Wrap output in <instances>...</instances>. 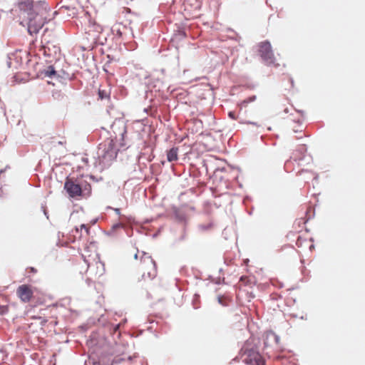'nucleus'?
<instances>
[{
	"label": "nucleus",
	"instance_id": "obj_34",
	"mask_svg": "<svg viewBox=\"0 0 365 365\" xmlns=\"http://www.w3.org/2000/svg\"><path fill=\"white\" fill-rule=\"evenodd\" d=\"M134 258H135V259H138V254H135V255H134Z\"/></svg>",
	"mask_w": 365,
	"mask_h": 365
},
{
	"label": "nucleus",
	"instance_id": "obj_28",
	"mask_svg": "<svg viewBox=\"0 0 365 365\" xmlns=\"http://www.w3.org/2000/svg\"><path fill=\"white\" fill-rule=\"evenodd\" d=\"M185 235H182L180 237V240H183L185 239Z\"/></svg>",
	"mask_w": 365,
	"mask_h": 365
},
{
	"label": "nucleus",
	"instance_id": "obj_27",
	"mask_svg": "<svg viewBox=\"0 0 365 365\" xmlns=\"http://www.w3.org/2000/svg\"><path fill=\"white\" fill-rule=\"evenodd\" d=\"M180 35H181L182 37H185V36H186V34H185V31H180Z\"/></svg>",
	"mask_w": 365,
	"mask_h": 365
},
{
	"label": "nucleus",
	"instance_id": "obj_30",
	"mask_svg": "<svg viewBox=\"0 0 365 365\" xmlns=\"http://www.w3.org/2000/svg\"><path fill=\"white\" fill-rule=\"evenodd\" d=\"M44 215L46 216L47 218H48V215H47V212L44 210Z\"/></svg>",
	"mask_w": 365,
	"mask_h": 365
},
{
	"label": "nucleus",
	"instance_id": "obj_8",
	"mask_svg": "<svg viewBox=\"0 0 365 365\" xmlns=\"http://www.w3.org/2000/svg\"><path fill=\"white\" fill-rule=\"evenodd\" d=\"M141 260L144 263L150 264L153 267V271L148 272V277L153 278L155 277L156 274L155 269H156V264L155 262L152 259L151 256L145 252H143V255L141 257Z\"/></svg>",
	"mask_w": 365,
	"mask_h": 365
},
{
	"label": "nucleus",
	"instance_id": "obj_18",
	"mask_svg": "<svg viewBox=\"0 0 365 365\" xmlns=\"http://www.w3.org/2000/svg\"><path fill=\"white\" fill-rule=\"evenodd\" d=\"M228 116L232 119V120H235L237 118V116L235 115V113L234 111H230L228 113Z\"/></svg>",
	"mask_w": 365,
	"mask_h": 365
},
{
	"label": "nucleus",
	"instance_id": "obj_2",
	"mask_svg": "<svg viewBox=\"0 0 365 365\" xmlns=\"http://www.w3.org/2000/svg\"><path fill=\"white\" fill-rule=\"evenodd\" d=\"M119 150L120 148H116L113 139L108 138L100 143L95 161L96 167L101 170L109 167L112 161L115 159Z\"/></svg>",
	"mask_w": 365,
	"mask_h": 365
},
{
	"label": "nucleus",
	"instance_id": "obj_12",
	"mask_svg": "<svg viewBox=\"0 0 365 365\" xmlns=\"http://www.w3.org/2000/svg\"><path fill=\"white\" fill-rule=\"evenodd\" d=\"M256 98H257L256 96H251L248 97L247 98L243 100L241 102V106L246 107L248 103L254 102L256 100Z\"/></svg>",
	"mask_w": 365,
	"mask_h": 365
},
{
	"label": "nucleus",
	"instance_id": "obj_13",
	"mask_svg": "<svg viewBox=\"0 0 365 365\" xmlns=\"http://www.w3.org/2000/svg\"><path fill=\"white\" fill-rule=\"evenodd\" d=\"M153 88H156L157 91H160L161 89L164 88L163 81L157 78L153 85Z\"/></svg>",
	"mask_w": 365,
	"mask_h": 365
},
{
	"label": "nucleus",
	"instance_id": "obj_29",
	"mask_svg": "<svg viewBox=\"0 0 365 365\" xmlns=\"http://www.w3.org/2000/svg\"><path fill=\"white\" fill-rule=\"evenodd\" d=\"M126 322H127V319H124L123 320V322H120V323H121V325H122L123 324H125Z\"/></svg>",
	"mask_w": 365,
	"mask_h": 365
},
{
	"label": "nucleus",
	"instance_id": "obj_22",
	"mask_svg": "<svg viewBox=\"0 0 365 365\" xmlns=\"http://www.w3.org/2000/svg\"><path fill=\"white\" fill-rule=\"evenodd\" d=\"M273 336L274 338V341L277 344H278L279 341V336L273 334Z\"/></svg>",
	"mask_w": 365,
	"mask_h": 365
},
{
	"label": "nucleus",
	"instance_id": "obj_41",
	"mask_svg": "<svg viewBox=\"0 0 365 365\" xmlns=\"http://www.w3.org/2000/svg\"><path fill=\"white\" fill-rule=\"evenodd\" d=\"M289 161H290V160H287V162H286L285 165H287Z\"/></svg>",
	"mask_w": 365,
	"mask_h": 365
},
{
	"label": "nucleus",
	"instance_id": "obj_37",
	"mask_svg": "<svg viewBox=\"0 0 365 365\" xmlns=\"http://www.w3.org/2000/svg\"><path fill=\"white\" fill-rule=\"evenodd\" d=\"M4 170H0V175L4 173Z\"/></svg>",
	"mask_w": 365,
	"mask_h": 365
},
{
	"label": "nucleus",
	"instance_id": "obj_17",
	"mask_svg": "<svg viewBox=\"0 0 365 365\" xmlns=\"http://www.w3.org/2000/svg\"><path fill=\"white\" fill-rule=\"evenodd\" d=\"M98 96L101 99H104V98H107L108 96L105 91L99 90Z\"/></svg>",
	"mask_w": 365,
	"mask_h": 365
},
{
	"label": "nucleus",
	"instance_id": "obj_36",
	"mask_svg": "<svg viewBox=\"0 0 365 365\" xmlns=\"http://www.w3.org/2000/svg\"><path fill=\"white\" fill-rule=\"evenodd\" d=\"M291 159L294 158V160L296 161L297 160V158H294L293 156H291L290 158Z\"/></svg>",
	"mask_w": 365,
	"mask_h": 365
},
{
	"label": "nucleus",
	"instance_id": "obj_21",
	"mask_svg": "<svg viewBox=\"0 0 365 365\" xmlns=\"http://www.w3.org/2000/svg\"><path fill=\"white\" fill-rule=\"evenodd\" d=\"M149 111H150V112L152 111V108H144V112L145 113H146L148 114H150L151 115H153V113H149Z\"/></svg>",
	"mask_w": 365,
	"mask_h": 365
},
{
	"label": "nucleus",
	"instance_id": "obj_26",
	"mask_svg": "<svg viewBox=\"0 0 365 365\" xmlns=\"http://www.w3.org/2000/svg\"><path fill=\"white\" fill-rule=\"evenodd\" d=\"M306 150L304 145H302L300 148H299V151L301 153H302L303 151H304Z\"/></svg>",
	"mask_w": 365,
	"mask_h": 365
},
{
	"label": "nucleus",
	"instance_id": "obj_39",
	"mask_svg": "<svg viewBox=\"0 0 365 365\" xmlns=\"http://www.w3.org/2000/svg\"><path fill=\"white\" fill-rule=\"evenodd\" d=\"M298 112H299V113H302V114H303V113H304V112H303L302 110H298Z\"/></svg>",
	"mask_w": 365,
	"mask_h": 365
},
{
	"label": "nucleus",
	"instance_id": "obj_24",
	"mask_svg": "<svg viewBox=\"0 0 365 365\" xmlns=\"http://www.w3.org/2000/svg\"><path fill=\"white\" fill-rule=\"evenodd\" d=\"M117 215H120V210L119 208H113Z\"/></svg>",
	"mask_w": 365,
	"mask_h": 365
},
{
	"label": "nucleus",
	"instance_id": "obj_6",
	"mask_svg": "<svg viewBox=\"0 0 365 365\" xmlns=\"http://www.w3.org/2000/svg\"><path fill=\"white\" fill-rule=\"evenodd\" d=\"M242 351H244V354L247 356L243 359V361H245L246 364L251 365H264V361L262 356L254 349H248L245 347H243Z\"/></svg>",
	"mask_w": 365,
	"mask_h": 365
},
{
	"label": "nucleus",
	"instance_id": "obj_1",
	"mask_svg": "<svg viewBox=\"0 0 365 365\" xmlns=\"http://www.w3.org/2000/svg\"><path fill=\"white\" fill-rule=\"evenodd\" d=\"M19 8L26 19L29 34L31 36L38 34L46 22L49 10L48 4L44 0L36 3L27 0L19 2Z\"/></svg>",
	"mask_w": 365,
	"mask_h": 365
},
{
	"label": "nucleus",
	"instance_id": "obj_3",
	"mask_svg": "<svg viewBox=\"0 0 365 365\" xmlns=\"http://www.w3.org/2000/svg\"><path fill=\"white\" fill-rule=\"evenodd\" d=\"M63 188L68 197L73 199L87 198L91 194V185L83 177L66 178Z\"/></svg>",
	"mask_w": 365,
	"mask_h": 365
},
{
	"label": "nucleus",
	"instance_id": "obj_35",
	"mask_svg": "<svg viewBox=\"0 0 365 365\" xmlns=\"http://www.w3.org/2000/svg\"><path fill=\"white\" fill-rule=\"evenodd\" d=\"M1 192H2V190H1V189H0V197H1V196H2Z\"/></svg>",
	"mask_w": 365,
	"mask_h": 365
},
{
	"label": "nucleus",
	"instance_id": "obj_5",
	"mask_svg": "<svg viewBox=\"0 0 365 365\" xmlns=\"http://www.w3.org/2000/svg\"><path fill=\"white\" fill-rule=\"evenodd\" d=\"M258 53L262 61L267 66L276 65L275 58L271 43L269 41L260 42L257 45Z\"/></svg>",
	"mask_w": 365,
	"mask_h": 365
},
{
	"label": "nucleus",
	"instance_id": "obj_7",
	"mask_svg": "<svg viewBox=\"0 0 365 365\" xmlns=\"http://www.w3.org/2000/svg\"><path fill=\"white\" fill-rule=\"evenodd\" d=\"M16 292L20 299L24 302H29L33 295L32 291L26 284L19 286Z\"/></svg>",
	"mask_w": 365,
	"mask_h": 365
},
{
	"label": "nucleus",
	"instance_id": "obj_15",
	"mask_svg": "<svg viewBox=\"0 0 365 365\" xmlns=\"http://www.w3.org/2000/svg\"><path fill=\"white\" fill-rule=\"evenodd\" d=\"M113 31H115V35L118 37H122L123 32L120 30V28L117 27V26H115V28L113 29Z\"/></svg>",
	"mask_w": 365,
	"mask_h": 365
},
{
	"label": "nucleus",
	"instance_id": "obj_38",
	"mask_svg": "<svg viewBox=\"0 0 365 365\" xmlns=\"http://www.w3.org/2000/svg\"><path fill=\"white\" fill-rule=\"evenodd\" d=\"M78 231H79L78 228V227H76V232H78Z\"/></svg>",
	"mask_w": 365,
	"mask_h": 365
},
{
	"label": "nucleus",
	"instance_id": "obj_14",
	"mask_svg": "<svg viewBox=\"0 0 365 365\" xmlns=\"http://www.w3.org/2000/svg\"><path fill=\"white\" fill-rule=\"evenodd\" d=\"M212 225L210 223V224H207V225H199L198 226V228L201 230V231H205V230H209L210 227H211Z\"/></svg>",
	"mask_w": 365,
	"mask_h": 365
},
{
	"label": "nucleus",
	"instance_id": "obj_19",
	"mask_svg": "<svg viewBox=\"0 0 365 365\" xmlns=\"http://www.w3.org/2000/svg\"><path fill=\"white\" fill-rule=\"evenodd\" d=\"M120 326H121V323L113 325V331L117 332L119 330V328Z\"/></svg>",
	"mask_w": 365,
	"mask_h": 365
},
{
	"label": "nucleus",
	"instance_id": "obj_11",
	"mask_svg": "<svg viewBox=\"0 0 365 365\" xmlns=\"http://www.w3.org/2000/svg\"><path fill=\"white\" fill-rule=\"evenodd\" d=\"M178 151L177 148H172L167 152V159L169 162L175 161L178 159Z\"/></svg>",
	"mask_w": 365,
	"mask_h": 365
},
{
	"label": "nucleus",
	"instance_id": "obj_16",
	"mask_svg": "<svg viewBox=\"0 0 365 365\" xmlns=\"http://www.w3.org/2000/svg\"><path fill=\"white\" fill-rule=\"evenodd\" d=\"M12 56H14V54L7 56L6 65H7L8 68H11V66H12V62H11Z\"/></svg>",
	"mask_w": 365,
	"mask_h": 365
},
{
	"label": "nucleus",
	"instance_id": "obj_20",
	"mask_svg": "<svg viewBox=\"0 0 365 365\" xmlns=\"http://www.w3.org/2000/svg\"><path fill=\"white\" fill-rule=\"evenodd\" d=\"M81 229H84L86 232L87 234H88V232H89V228L85 225V224H82L81 225Z\"/></svg>",
	"mask_w": 365,
	"mask_h": 365
},
{
	"label": "nucleus",
	"instance_id": "obj_31",
	"mask_svg": "<svg viewBox=\"0 0 365 365\" xmlns=\"http://www.w3.org/2000/svg\"><path fill=\"white\" fill-rule=\"evenodd\" d=\"M296 122H297V123H302V120H299V119L297 120V121H296Z\"/></svg>",
	"mask_w": 365,
	"mask_h": 365
},
{
	"label": "nucleus",
	"instance_id": "obj_40",
	"mask_svg": "<svg viewBox=\"0 0 365 365\" xmlns=\"http://www.w3.org/2000/svg\"><path fill=\"white\" fill-rule=\"evenodd\" d=\"M290 81H291L292 84H293V83H294L293 80L291 78Z\"/></svg>",
	"mask_w": 365,
	"mask_h": 365
},
{
	"label": "nucleus",
	"instance_id": "obj_4",
	"mask_svg": "<svg viewBox=\"0 0 365 365\" xmlns=\"http://www.w3.org/2000/svg\"><path fill=\"white\" fill-rule=\"evenodd\" d=\"M111 129L115 134V138L119 141L120 148L127 149L130 146V140L126 120L122 118H116L111 125Z\"/></svg>",
	"mask_w": 365,
	"mask_h": 365
},
{
	"label": "nucleus",
	"instance_id": "obj_23",
	"mask_svg": "<svg viewBox=\"0 0 365 365\" xmlns=\"http://www.w3.org/2000/svg\"><path fill=\"white\" fill-rule=\"evenodd\" d=\"M247 124H251V125H256V126H259V125L257 124V123L256 122H252V121H247L246 122Z\"/></svg>",
	"mask_w": 365,
	"mask_h": 365
},
{
	"label": "nucleus",
	"instance_id": "obj_10",
	"mask_svg": "<svg viewBox=\"0 0 365 365\" xmlns=\"http://www.w3.org/2000/svg\"><path fill=\"white\" fill-rule=\"evenodd\" d=\"M124 225L123 224L120 223V222H118V223H115L114 224L110 230H107V231H104V234L106 235V236H108V237H115V231L116 230L119 229V228H122L123 227Z\"/></svg>",
	"mask_w": 365,
	"mask_h": 365
},
{
	"label": "nucleus",
	"instance_id": "obj_9",
	"mask_svg": "<svg viewBox=\"0 0 365 365\" xmlns=\"http://www.w3.org/2000/svg\"><path fill=\"white\" fill-rule=\"evenodd\" d=\"M42 74H43L45 77H48L52 79H58L60 78V76L57 73L53 66H47L42 71Z\"/></svg>",
	"mask_w": 365,
	"mask_h": 365
},
{
	"label": "nucleus",
	"instance_id": "obj_32",
	"mask_svg": "<svg viewBox=\"0 0 365 365\" xmlns=\"http://www.w3.org/2000/svg\"><path fill=\"white\" fill-rule=\"evenodd\" d=\"M31 271H32L33 272H36V269H35L34 267H31Z\"/></svg>",
	"mask_w": 365,
	"mask_h": 365
},
{
	"label": "nucleus",
	"instance_id": "obj_25",
	"mask_svg": "<svg viewBox=\"0 0 365 365\" xmlns=\"http://www.w3.org/2000/svg\"><path fill=\"white\" fill-rule=\"evenodd\" d=\"M217 299H218V302L220 304H222L223 306H225V304L222 302V298L220 297H218Z\"/></svg>",
	"mask_w": 365,
	"mask_h": 365
},
{
	"label": "nucleus",
	"instance_id": "obj_33",
	"mask_svg": "<svg viewBox=\"0 0 365 365\" xmlns=\"http://www.w3.org/2000/svg\"><path fill=\"white\" fill-rule=\"evenodd\" d=\"M284 111V113H288V108H285Z\"/></svg>",
	"mask_w": 365,
	"mask_h": 365
}]
</instances>
